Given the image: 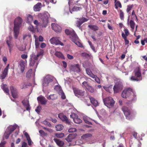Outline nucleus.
Segmentation results:
<instances>
[{"label": "nucleus", "instance_id": "nucleus-30", "mask_svg": "<svg viewBox=\"0 0 147 147\" xmlns=\"http://www.w3.org/2000/svg\"><path fill=\"white\" fill-rule=\"evenodd\" d=\"M53 140L56 144L59 146L61 147L64 145V143L63 141H60L56 138H54Z\"/></svg>", "mask_w": 147, "mask_h": 147}, {"label": "nucleus", "instance_id": "nucleus-8", "mask_svg": "<svg viewBox=\"0 0 147 147\" xmlns=\"http://www.w3.org/2000/svg\"><path fill=\"white\" fill-rule=\"evenodd\" d=\"M6 44L8 48L9 52L11 53L12 49L13 47V43L12 40V37L11 36H9L6 39Z\"/></svg>", "mask_w": 147, "mask_h": 147}, {"label": "nucleus", "instance_id": "nucleus-20", "mask_svg": "<svg viewBox=\"0 0 147 147\" xmlns=\"http://www.w3.org/2000/svg\"><path fill=\"white\" fill-rule=\"evenodd\" d=\"M9 66V64H8L4 69L2 74L0 76V78L1 79H3L5 78L8 72Z\"/></svg>", "mask_w": 147, "mask_h": 147}, {"label": "nucleus", "instance_id": "nucleus-1", "mask_svg": "<svg viewBox=\"0 0 147 147\" xmlns=\"http://www.w3.org/2000/svg\"><path fill=\"white\" fill-rule=\"evenodd\" d=\"M22 22V18L18 17L15 20L13 28V35L15 38L17 39L19 33L20 28Z\"/></svg>", "mask_w": 147, "mask_h": 147}, {"label": "nucleus", "instance_id": "nucleus-53", "mask_svg": "<svg viewBox=\"0 0 147 147\" xmlns=\"http://www.w3.org/2000/svg\"><path fill=\"white\" fill-rule=\"evenodd\" d=\"M28 30L29 31L31 32H34V29L33 26L32 25H30L28 27Z\"/></svg>", "mask_w": 147, "mask_h": 147}, {"label": "nucleus", "instance_id": "nucleus-2", "mask_svg": "<svg viewBox=\"0 0 147 147\" xmlns=\"http://www.w3.org/2000/svg\"><path fill=\"white\" fill-rule=\"evenodd\" d=\"M56 79L53 76L50 75H47L44 78L42 82L43 87L47 86H51L54 85V82H57Z\"/></svg>", "mask_w": 147, "mask_h": 147}, {"label": "nucleus", "instance_id": "nucleus-11", "mask_svg": "<svg viewBox=\"0 0 147 147\" xmlns=\"http://www.w3.org/2000/svg\"><path fill=\"white\" fill-rule=\"evenodd\" d=\"M122 89L123 85L121 82L116 83L113 88L115 93L121 91Z\"/></svg>", "mask_w": 147, "mask_h": 147}, {"label": "nucleus", "instance_id": "nucleus-3", "mask_svg": "<svg viewBox=\"0 0 147 147\" xmlns=\"http://www.w3.org/2000/svg\"><path fill=\"white\" fill-rule=\"evenodd\" d=\"M130 80L138 81L142 80V77L140 68L139 67L136 68L134 70L132 76L130 78Z\"/></svg>", "mask_w": 147, "mask_h": 147}, {"label": "nucleus", "instance_id": "nucleus-42", "mask_svg": "<svg viewBox=\"0 0 147 147\" xmlns=\"http://www.w3.org/2000/svg\"><path fill=\"white\" fill-rule=\"evenodd\" d=\"M89 86L88 83L86 81L83 82L82 84V86L84 88H86Z\"/></svg>", "mask_w": 147, "mask_h": 147}, {"label": "nucleus", "instance_id": "nucleus-5", "mask_svg": "<svg viewBox=\"0 0 147 147\" xmlns=\"http://www.w3.org/2000/svg\"><path fill=\"white\" fill-rule=\"evenodd\" d=\"M42 54L41 53H39L35 55L32 54L30 55V65L31 66L35 65L36 67L38 64V57Z\"/></svg>", "mask_w": 147, "mask_h": 147}, {"label": "nucleus", "instance_id": "nucleus-29", "mask_svg": "<svg viewBox=\"0 0 147 147\" xmlns=\"http://www.w3.org/2000/svg\"><path fill=\"white\" fill-rule=\"evenodd\" d=\"M34 72H32V70L31 69H29L26 74V77L28 78H30V77L33 76L34 77L35 76Z\"/></svg>", "mask_w": 147, "mask_h": 147}, {"label": "nucleus", "instance_id": "nucleus-24", "mask_svg": "<svg viewBox=\"0 0 147 147\" xmlns=\"http://www.w3.org/2000/svg\"><path fill=\"white\" fill-rule=\"evenodd\" d=\"M87 20H88L85 18H82V19L77 21L76 22L77 26L78 27H79L80 28V27L82 24L84 22L87 21Z\"/></svg>", "mask_w": 147, "mask_h": 147}, {"label": "nucleus", "instance_id": "nucleus-16", "mask_svg": "<svg viewBox=\"0 0 147 147\" xmlns=\"http://www.w3.org/2000/svg\"><path fill=\"white\" fill-rule=\"evenodd\" d=\"M52 28L55 31L57 32H60L61 31V27L58 24L53 23L51 24Z\"/></svg>", "mask_w": 147, "mask_h": 147}, {"label": "nucleus", "instance_id": "nucleus-21", "mask_svg": "<svg viewBox=\"0 0 147 147\" xmlns=\"http://www.w3.org/2000/svg\"><path fill=\"white\" fill-rule=\"evenodd\" d=\"M37 99L38 102L42 105H45L47 103L46 99L42 96L38 97Z\"/></svg>", "mask_w": 147, "mask_h": 147}, {"label": "nucleus", "instance_id": "nucleus-45", "mask_svg": "<svg viewBox=\"0 0 147 147\" xmlns=\"http://www.w3.org/2000/svg\"><path fill=\"white\" fill-rule=\"evenodd\" d=\"M89 27L91 29L94 30H98L97 27L96 25H89Z\"/></svg>", "mask_w": 147, "mask_h": 147}, {"label": "nucleus", "instance_id": "nucleus-10", "mask_svg": "<svg viewBox=\"0 0 147 147\" xmlns=\"http://www.w3.org/2000/svg\"><path fill=\"white\" fill-rule=\"evenodd\" d=\"M54 89L57 93L61 96L63 99L65 98V96L63 92L61 87L59 85H57L55 86Z\"/></svg>", "mask_w": 147, "mask_h": 147}, {"label": "nucleus", "instance_id": "nucleus-59", "mask_svg": "<svg viewBox=\"0 0 147 147\" xmlns=\"http://www.w3.org/2000/svg\"><path fill=\"white\" fill-rule=\"evenodd\" d=\"M41 109V107L38 106L37 107V108L35 109V111L37 112L39 114Z\"/></svg>", "mask_w": 147, "mask_h": 147}, {"label": "nucleus", "instance_id": "nucleus-38", "mask_svg": "<svg viewBox=\"0 0 147 147\" xmlns=\"http://www.w3.org/2000/svg\"><path fill=\"white\" fill-rule=\"evenodd\" d=\"M27 22L29 24H30L33 20L32 16L30 15H28L27 17Z\"/></svg>", "mask_w": 147, "mask_h": 147}, {"label": "nucleus", "instance_id": "nucleus-48", "mask_svg": "<svg viewBox=\"0 0 147 147\" xmlns=\"http://www.w3.org/2000/svg\"><path fill=\"white\" fill-rule=\"evenodd\" d=\"M88 91L91 92H93L94 91L93 88L90 85L86 88Z\"/></svg>", "mask_w": 147, "mask_h": 147}, {"label": "nucleus", "instance_id": "nucleus-18", "mask_svg": "<svg viewBox=\"0 0 147 147\" xmlns=\"http://www.w3.org/2000/svg\"><path fill=\"white\" fill-rule=\"evenodd\" d=\"M10 89L13 98H17L18 92L16 89L14 88L12 86H11L10 87Z\"/></svg>", "mask_w": 147, "mask_h": 147}, {"label": "nucleus", "instance_id": "nucleus-17", "mask_svg": "<svg viewBox=\"0 0 147 147\" xmlns=\"http://www.w3.org/2000/svg\"><path fill=\"white\" fill-rule=\"evenodd\" d=\"M18 127H19L18 125L16 124L13 125H10L7 127L6 130L7 132L11 134Z\"/></svg>", "mask_w": 147, "mask_h": 147}, {"label": "nucleus", "instance_id": "nucleus-39", "mask_svg": "<svg viewBox=\"0 0 147 147\" xmlns=\"http://www.w3.org/2000/svg\"><path fill=\"white\" fill-rule=\"evenodd\" d=\"M75 32L73 30H70L68 29H66L65 30V32L67 35H70V36L72 34V33H74Z\"/></svg>", "mask_w": 147, "mask_h": 147}, {"label": "nucleus", "instance_id": "nucleus-28", "mask_svg": "<svg viewBox=\"0 0 147 147\" xmlns=\"http://www.w3.org/2000/svg\"><path fill=\"white\" fill-rule=\"evenodd\" d=\"M46 97L49 100H54L57 98V96L56 94H51L49 96L46 95Z\"/></svg>", "mask_w": 147, "mask_h": 147}, {"label": "nucleus", "instance_id": "nucleus-32", "mask_svg": "<svg viewBox=\"0 0 147 147\" xmlns=\"http://www.w3.org/2000/svg\"><path fill=\"white\" fill-rule=\"evenodd\" d=\"M86 71L87 74L91 77H94L95 76H94V75L93 74L92 71L89 68H86Z\"/></svg>", "mask_w": 147, "mask_h": 147}, {"label": "nucleus", "instance_id": "nucleus-15", "mask_svg": "<svg viewBox=\"0 0 147 147\" xmlns=\"http://www.w3.org/2000/svg\"><path fill=\"white\" fill-rule=\"evenodd\" d=\"M71 118H73L74 121L76 123H80L82 121V120L78 118L76 114L75 113H72L70 115Z\"/></svg>", "mask_w": 147, "mask_h": 147}, {"label": "nucleus", "instance_id": "nucleus-9", "mask_svg": "<svg viewBox=\"0 0 147 147\" xmlns=\"http://www.w3.org/2000/svg\"><path fill=\"white\" fill-rule=\"evenodd\" d=\"M59 38L57 37H53L51 38L49 41L51 43L56 45H60L62 46L64 45L63 43L60 41Z\"/></svg>", "mask_w": 147, "mask_h": 147}, {"label": "nucleus", "instance_id": "nucleus-22", "mask_svg": "<svg viewBox=\"0 0 147 147\" xmlns=\"http://www.w3.org/2000/svg\"><path fill=\"white\" fill-rule=\"evenodd\" d=\"M25 65L26 63L24 61L21 60L19 62V67L22 73L24 71Z\"/></svg>", "mask_w": 147, "mask_h": 147}, {"label": "nucleus", "instance_id": "nucleus-7", "mask_svg": "<svg viewBox=\"0 0 147 147\" xmlns=\"http://www.w3.org/2000/svg\"><path fill=\"white\" fill-rule=\"evenodd\" d=\"M48 16L47 13H44L42 15V23L41 25L42 27L46 28L48 24Z\"/></svg>", "mask_w": 147, "mask_h": 147}, {"label": "nucleus", "instance_id": "nucleus-31", "mask_svg": "<svg viewBox=\"0 0 147 147\" xmlns=\"http://www.w3.org/2000/svg\"><path fill=\"white\" fill-rule=\"evenodd\" d=\"M90 102L94 106L96 107L98 105V101L93 98H90Z\"/></svg>", "mask_w": 147, "mask_h": 147}, {"label": "nucleus", "instance_id": "nucleus-49", "mask_svg": "<svg viewBox=\"0 0 147 147\" xmlns=\"http://www.w3.org/2000/svg\"><path fill=\"white\" fill-rule=\"evenodd\" d=\"M124 13L123 11L121 10H120V16L121 20H123L124 19Z\"/></svg>", "mask_w": 147, "mask_h": 147}, {"label": "nucleus", "instance_id": "nucleus-23", "mask_svg": "<svg viewBox=\"0 0 147 147\" xmlns=\"http://www.w3.org/2000/svg\"><path fill=\"white\" fill-rule=\"evenodd\" d=\"M22 103L24 106L26 108L27 111H29L30 109L29 101L28 100H24L22 101Z\"/></svg>", "mask_w": 147, "mask_h": 147}, {"label": "nucleus", "instance_id": "nucleus-57", "mask_svg": "<svg viewBox=\"0 0 147 147\" xmlns=\"http://www.w3.org/2000/svg\"><path fill=\"white\" fill-rule=\"evenodd\" d=\"M133 7L132 5H128L127 6V13H128L129 11Z\"/></svg>", "mask_w": 147, "mask_h": 147}, {"label": "nucleus", "instance_id": "nucleus-33", "mask_svg": "<svg viewBox=\"0 0 147 147\" xmlns=\"http://www.w3.org/2000/svg\"><path fill=\"white\" fill-rule=\"evenodd\" d=\"M1 88L7 94H9V90L7 85L6 84H3L1 86Z\"/></svg>", "mask_w": 147, "mask_h": 147}, {"label": "nucleus", "instance_id": "nucleus-47", "mask_svg": "<svg viewBox=\"0 0 147 147\" xmlns=\"http://www.w3.org/2000/svg\"><path fill=\"white\" fill-rule=\"evenodd\" d=\"M94 76H95L94 77H93L92 78H94V79L95 81L98 84H100V79L96 75H94Z\"/></svg>", "mask_w": 147, "mask_h": 147}, {"label": "nucleus", "instance_id": "nucleus-37", "mask_svg": "<svg viewBox=\"0 0 147 147\" xmlns=\"http://www.w3.org/2000/svg\"><path fill=\"white\" fill-rule=\"evenodd\" d=\"M83 119L86 123L89 124H92L91 122L89 121V120L90 119L87 117L86 116H84Z\"/></svg>", "mask_w": 147, "mask_h": 147}, {"label": "nucleus", "instance_id": "nucleus-25", "mask_svg": "<svg viewBox=\"0 0 147 147\" xmlns=\"http://www.w3.org/2000/svg\"><path fill=\"white\" fill-rule=\"evenodd\" d=\"M42 6V4L40 3H38L34 6V10L35 11H39Z\"/></svg>", "mask_w": 147, "mask_h": 147}, {"label": "nucleus", "instance_id": "nucleus-61", "mask_svg": "<svg viewBox=\"0 0 147 147\" xmlns=\"http://www.w3.org/2000/svg\"><path fill=\"white\" fill-rule=\"evenodd\" d=\"M23 134L24 136H25L26 139L30 138V137L28 133L25 131H23Z\"/></svg>", "mask_w": 147, "mask_h": 147}, {"label": "nucleus", "instance_id": "nucleus-60", "mask_svg": "<svg viewBox=\"0 0 147 147\" xmlns=\"http://www.w3.org/2000/svg\"><path fill=\"white\" fill-rule=\"evenodd\" d=\"M28 141V145L29 146H31L32 144L33 143L30 138L27 139Z\"/></svg>", "mask_w": 147, "mask_h": 147}, {"label": "nucleus", "instance_id": "nucleus-58", "mask_svg": "<svg viewBox=\"0 0 147 147\" xmlns=\"http://www.w3.org/2000/svg\"><path fill=\"white\" fill-rule=\"evenodd\" d=\"M34 23L35 25H36V29H38V26L39 25L40 23L36 20L34 21Z\"/></svg>", "mask_w": 147, "mask_h": 147}, {"label": "nucleus", "instance_id": "nucleus-35", "mask_svg": "<svg viewBox=\"0 0 147 147\" xmlns=\"http://www.w3.org/2000/svg\"><path fill=\"white\" fill-rule=\"evenodd\" d=\"M63 127V126L61 124L57 125L55 126L56 130L57 131H60L62 130Z\"/></svg>", "mask_w": 147, "mask_h": 147}, {"label": "nucleus", "instance_id": "nucleus-55", "mask_svg": "<svg viewBox=\"0 0 147 147\" xmlns=\"http://www.w3.org/2000/svg\"><path fill=\"white\" fill-rule=\"evenodd\" d=\"M20 86L21 88L22 89H25L26 88L27 86L24 83H21Z\"/></svg>", "mask_w": 147, "mask_h": 147}, {"label": "nucleus", "instance_id": "nucleus-12", "mask_svg": "<svg viewBox=\"0 0 147 147\" xmlns=\"http://www.w3.org/2000/svg\"><path fill=\"white\" fill-rule=\"evenodd\" d=\"M69 69L74 72L78 73L80 72V66L79 64H73L70 65L69 67Z\"/></svg>", "mask_w": 147, "mask_h": 147}, {"label": "nucleus", "instance_id": "nucleus-36", "mask_svg": "<svg viewBox=\"0 0 147 147\" xmlns=\"http://www.w3.org/2000/svg\"><path fill=\"white\" fill-rule=\"evenodd\" d=\"M92 136V134L90 133H88L83 135L82 136V139H84L86 138L91 137Z\"/></svg>", "mask_w": 147, "mask_h": 147}, {"label": "nucleus", "instance_id": "nucleus-27", "mask_svg": "<svg viewBox=\"0 0 147 147\" xmlns=\"http://www.w3.org/2000/svg\"><path fill=\"white\" fill-rule=\"evenodd\" d=\"M70 37L72 41L74 42L79 40L78 36L75 32L74 33H72V34L70 36Z\"/></svg>", "mask_w": 147, "mask_h": 147}, {"label": "nucleus", "instance_id": "nucleus-26", "mask_svg": "<svg viewBox=\"0 0 147 147\" xmlns=\"http://www.w3.org/2000/svg\"><path fill=\"white\" fill-rule=\"evenodd\" d=\"M76 137V135L74 134H71L67 136L65 140L68 142H71Z\"/></svg>", "mask_w": 147, "mask_h": 147}, {"label": "nucleus", "instance_id": "nucleus-50", "mask_svg": "<svg viewBox=\"0 0 147 147\" xmlns=\"http://www.w3.org/2000/svg\"><path fill=\"white\" fill-rule=\"evenodd\" d=\"M11 134L8 132H7V130H6V131L4 133V136L5 137V138L6 139H7L9 137L10 134Z\"/></svg>", "mask_w": 147, "mask_h": 147}, {"label": "nucleus", "instance_id": "nucleus-64", "mask_svg": "<svg viewBox=\"0 0 147 147\" xmlns=\"http://www.w3.org/2000/svg\"><path fill=\"white\" fill-rule=\"evenodd\" d=\"M67 58L69 59H74V57L69 54L67 55Z\"/></svg>", "mask_w": 147, "mask_h": 147}, {"label": "nucleus", "instance_id": "nucleus-14", "mask_svg": "<svg viewBox=\"0 0 147 147\" xmlns=\"http://www.w3.org/2000/svg\"><path fill=\"white\" fill-rule=\"evenodd\" d=\"M73 90L75 95L77 96H83L84 94V91L78 89L77 88H73Z\"/></svg>", "mask_w": 147, "mask_h": 147}, {"label": "nucleus", "instance_id": "nucleus-40", "mask_svg": "<svg viewBox=\"0 0 147 147\" xmlns=\"http://www.w3.org/2000/svg\"><path fill=\"white\" fill-rule=\"evenodd\" d=\"M34 36L35 37V47L36 48H38L39 46L40 43L38 41L37 38V37L36 36L34 35Z\"/></svg>", "mask_w": 147, "mask_h": 147}, {"label": "nucleus", "instance_id": "nucleus-6", "mask_svg": "<svg viewBox=\"0 0 147 147\" xmlns=\"http://www.w3.org/2000/svg\"><path fill=\"white\" fill-rule=\"evenodd\" d=\"M103 101L105 105L109 108L113 107L115 104V101L113 98L110 97L103 99Z\"/></svg>", "mask_w": 147, "mask_h": 147}, {"label": "nucleus", "instance_id": "nucleus-62", "mask_svg": "<svg viewBox=\"0 0 147 147\" xmlns=\"http://www.w3.org/2000/svg\"><path fill=\"white\" fill-rule=\"evenodd\" d=\"M124 31L126 36H128L129 34V32L127 29H125L124 30Z\"/></svg>", "mask_w": 147, "mask_h": 147}, {"label": "nucleus", "instance_id": "nucleus-13", "mask_svg": "<svg viewBox=\"0 0 147 147\" xmlns=\"http://www.w3.org/2000/svg\"><path fill=\"white\" fill-rule=\"evenodd\" d=\"M122 110L126 116V119H130V115L131 113L130 110L128 107L124 106L122 107Z\"/></svg>", "mask_w": 147, "mask_h": 147}, {"label": "nucleus", "instance_id": "nucleus-46", "mask_svg": "<svg viewBox=\"0 0 147 147\" xmlns=\"http://www.w3.org/2000/svg\"><path fill=\"white\" fill-rule=\"evenodd\" d=\"M82 8L80 7H78L76 6H75L72 9V10L73 11H77L81 9Z\"/></svg>", "mask_w": 147, "mask_h": 147}, {"label": "nucleus", "instance_id": "nucleus-43", "mask_svg": "<svg viewBox=\"0 0 147 147\" xmlns=\"http://www.w3.org/2000/svg\"><path fill=\"white\" fill-rule=\"evenodd\" d=\"M129 24L133 30L134 28V26L135 25V22L132 20H131L129 22Z\"/></svg>", "mask_w": 147, "mask_h": 147}, {"label": "nucleus", "instance_id": "nucleus-19", "mask_svg": "<svg viewBox=\"0 0 147 147\" xmlns=\"http://www.w3.org/2000/svg\"><path fill=\"white\" fill-rule=\"evenodd\" d=\"M59 118L63 121L65 122L66 123L69 124L70 121L68 119L67 117L63 114L60 113L59 114Z\"/></svg>", "mask_w": 147, "mask_h": 147}, {"label": "nucleus", "instance_id": "nucleus-51", "mask_svg": "<svg viewBox=\"0 0 147 147\" xmlns=\"http://www.w3.org/2000/svg\"><path fill=\"white\" fill-rule=\"evenodd\" d=\"M31 37V35L30 34L26 35L25 34L24 35L23 38V40H24L25 39H29Z\"/></svg>", "mask_w": 147, "mask_h": 147}, {"label": "nucleus", "instance_id": "nucleus-54", "mask_svg": "<svg viewBox=\"0 0 147 147\" xmlns=\"http://www.w3.org/2000/svg\"><path fill=\"white\" fill-rule=\"evenodd\" d=\"M74 43L80 47H82V44L79 41V40L76 41L74 42Z\"/></svg>", "mask_w": 147, "mask_h": 147}, {"label": "nucleus", "instance_id": "nucleus-41", "mask_svg": "<svg viewBox=\"0 0 147 147\" xmlns=\"http://www.w3.org/2000/svg\"><path fill=\"white\" fill-rule=\"evenodd\" d=\"M115 3V6L116 9H117L118 8V7H119L120 8H121L122 6L121 3L119 1H116Z\"/></svg>", "mask_w": 147, "mask_h": 147}, {"label": "nucleus", "instance_id": "nucleus-63", "mask_svg": "<svg viewBox=\"0 0 147 147\" xmlns=\"http://www.w3.org/2000/svg\"><path fill=\"white\" fill-rule=\"evenodd\" d=\"M6 143V142L5 141L2 142L0 143V147H4V145Z\"/></svg>", "mask_w": 147, "mask_h": 147}, {"label": "nucleus", "instance_id": "nucleus-44", "mask_svg": "<svg viewBox=\"0 0 147 147\" xmlns=\"http://www.w3.org/2000/svg\"><path fill=\"white\" fill-rule=\"evenodd\" d=\"M55 135L57 138H63L64 136V134L63 133H61L59 134L56 133L55 134Z\"/></svg>", "mask_w": 147, "mask_h": 147}, {"label": "nucleus", "instance_id": "nucleus-56", "mask_svg": "<svg viewBox=\"0 0 147 147\" xmlns=\"http://www.w3.org/2000/svg\"><path fill=\"white\" fill-rule=\"evenodd\" d=\"M76 129L75 128H71L68 129V131L70 133L74 132L76 131Z\"/></svg>", "mask_w": 147, "mask_h": 147}, {"label": "nucleus", "instance_id": "nucleus-4", "mask_svg": "<svg viewBox=\"0 0 147 147\" xmlns=\"http://www.w3.org/2000/svg\"><path fill=\"white\" fill-rule=\"evenodd\" d=\"M131 94L133 95V98L132 100H135L136 98V92L130 88H127L125 89L122 92L121 94L122 97L124 98H126L128 97Z\"/></svg>", "mask_w": 147, "mask_h": 147}, {"label": "nucleus", "instance_id": "nucleus-52", "mask_svg": "<svg viewBox=\"0 0 147 147\" xmlns=\"http://www.w3.org/2000/svg\"><path fill=\"white\" fill-rule=\"evenodd\" d=\"M42 124H44L45 125L47 126L50 127L51 126V124L50 123L47 121L46 120H45L42 122Z\"/></svg>", "mask_w": 147, "mask_h": 147}, {"label": "nucleus", "instance_id": "nucleus-34", "mask_svg": "<svg viewBox=\"0 0 147 147\" xmlns=\"http://www.w3.org/2000/svg\"><path fill=\"white\" fill-rule=\"evenodd\" d=\"M55 54L57 57L59 58L62 59H64V58L63 55L60 52L57 51L55 53Z\"/></svg>", "mask_w": 147, "mask_h": 147}]
</instances>
